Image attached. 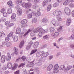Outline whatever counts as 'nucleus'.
<instances>
[{"label":"nucleus","mask_w":74,"mask_h":74,"mask_svg":"<svg viewBox=\"0 0 74 74\" xmlns=\"http://www.w3.org/2000/svg\"><path fill=\"white\" fill-rule=\"evenodd\" d=\"M22 2V0H16V4L17 5L16 7V10L19 9V5L20 4H21Z\"/></svg>","instance_id":"obj_1"},{"label":"nucleus","mask_w":74,"mask_h":74,"mask_svg":"<svg viewBox=\"0 0 74 74\" xmlns=\"http://www.w3.org/2000/svg\"><path fill=\"white\" fill-rule=\"evenodd\" d=\"M53 14L54 16H58V15H59L62 14V13L60 11L56 10L53 12Z\"/></svg>","instance_id":"obj_2"},{"label":"nucleus","mask_w":74,"mask_h":74,"mask_svg":"<svg viewBox=\"0 0 74 74\" xmlns=\"http://www.w3.org/2000/svg\"><path fill=\"white\" fill-rule=\"evenodd\" d=\"M66 15H70L71 14V11L70 9L69 8H66L64 9Z\"/></svg>","instance_id":"obj_3"},{"label":"nucleus","mask_w":74,"mask_h":74,"mask_svg":"<svg viewBox=\"0 0 74 74\" xmlns=\"http://www.w3.org/2000/svg\"><path fill=\"white\" fill-rule=\"evenodd\" d=\"M73 66L71 65H68V66L65 67L64 69V71L66 72L69 71L70 70H71V69H72Z\"/></svg>","instance_id":"obj_4"},{"label":"nucleus","mask_w":74,"mask_h":74,"mask_svg":"<svg viewBox=\"0 0 74 74\" xmlns=\"http://www.w3.org/2000/svg\"><path fill=\"white\" fill-rule=\"evenodd\" d=\"M42 29L40 27H38L36 28L35 29L33 30V32L34 33H37L38 32H42Z\"/></svg>","instance_id":"obj_5"},{"label":"nucleus","mask_w":74,"mask_h":74,"mask_svg":"<svg viewBox=\"0 0 74 74\" xmlns=\"http://www.w3.org/2000/svg\"><path fill=\"white\" fill-rule=\"evenodd\" d=\"M6 59V57L4 55H3L1 57V62L3 63H4L5 61V59Z\"/></svg>","instance_id":"obj_6"},{"label":"nucleus","mask_w":74,"mask_h":74,"mask_svg":"<svg viewBox=\"0 0 74 74\" xmlns=\"http://www.w3.org/2000/svg\"><path fill=\"white\" fill-rule=\"evenodd\" d=\"M11 55H10V53H8L7 54V56L6 57V60L7 61H9L10 60H11Z\"/></svg>","instance_id":"obj_7"},{"label":"nucleus","mask_w":74,"mask_h":74,"mask_svg":"<svg viewBox=\"0 0 74 74\" xmlns=\"http://www.w3.org/2000/svg\"><path fill=\"white\" fill-rule=\"evenodd\" d=\"M49 3L48 0H45L43 2V6L45 7L46 5H47Z\"/></svg>","instance_id":"obj_8"},{"label":"nucleus","mask_w":74,"mask_h":74,"mask_svg":"<svg viewBox=\"0 0 74 74\" xmlns=\"http://www.w3.org/2000/svg\"><path fill=\"white\" fill-rule=\"evenodd\" d=\"M41 15V13L40 12V9H38L37 12L35 13V15L36 16H39Z\"/></svg>","instance_id":"obj_9"},{"label":"nucleus","mask_w":74,"mask_h":74,"mask_svg":"<svg viewBox=\"0 0 74 74\" xmlns=\"http://www.w3.org/2000/svg\"><path fill=\"white\" fill-rule=\"evenodd\" d=\"M25 8H29L32 5V4L30 3H25Z\"/></svg>","instance_id":"obj_10"},{"label":"nucleus","mask_w":74,"mask_h":74,"mask_svg":"<svg viewBox=\"0 0 74 74\" xmlns=\"http://www.w3.org/2000/svg\"><path fill=\"white\" fill-rule=\"evenodd\" d=\"M22 14V10L21 9H19L17 11V14L19 16L21 15Z\"/></svg>","instance_id":"obj_11"},{"label":"nucleus","mask_w":74,"mask_h":74,"mask_svg":"<svg viewBox=\"0 0 74 74\" xmlns=\"http://www.w3.org/2000/svg\"><path fill=\"white\" fill-rule=\"evenodd\" d=\"M7 67L9 69L12 68L13 69V67H12V64L11 62L8 63L7 64Z\"/></svg>","instance_id":"obj_12"},{"label":"nucleus","mask_w":74,"mask_h":74,"mask_svg":"<svg viewBox=\"0 0 74 74\" xmlns=\"http://www.w3.org/2000/svg\"><path fill=\"white\" fill-rule=\"evenodd\" d=\"M70 0H66L63 3V5H67L70 3Z\"/></svg>","instance_id":"obj_13"},{"label":"nucleus","mask_w":74,"mask_h":74,"mask_svg":"<svg viewBox=\"0 0 74 74\" xmlns=\"http://www.w3.org/2000/svg\"><path fill=\"white\" fill-rule=\"evenodd\" d=\"M34 66V64L31 62L29 64H27V67H33Z\"/></svg>","instance_id":"obj_14"},{"label":"nucleus","mask_w":74,"mask_h":74,"mask_svg":"<svg viewBox=\"0 0 74 74\" xmlns=\"http://www.w3.org/2000/svg\"><path fill=\"white\" fill-rule=\"evenodd\" d=\"M53 67V65L52 64H50L47 67V70L48 71H51L52 70V69Z\"/></svg>","instance_id":"obj_15"},{"label":"nucleus","mask_w":74,"mask_h":74,"mask_svg":"<svg viewBox=\"0 0 74 74\" xmlns=\"http://www.w3.org/2000/svg\"><path fill=\"white\" fill-rule=\"evenodd\" d=\"M12 38L14 42H16L18 40V38L17 36H12Z\"/></svg>","instance_id":"obj_16"},{"label":"nucleus","mask_w":74,"mask_h":74,"mask_svg":"<svg viewBox=\"0 0 74 74\" xmlns=\"http://www.w3.org/2000/svg\"><path fill=\"white\" fill-rule=\"evenodd\" d=\"M8 5H9L10 7L12 6V7H14V4H12V1H9L8 2Z\"/></svg>","instance_id":"obj_17"},{"label":"nucleus","mask_w":74,"mask_h":74,"mask_svg":"<svg viewBox=\"0 0 74 74\" xmlns=\"http://www.w3.org/2000/svg\"><path fill=\"white\" fill-rule=\"evenodd\" d=\"M70 23H71V19L70 18H68L66 22L67 26H68L69 25Z\"/></svg>","instance_id":"obj_18"},{"label":"nucleus","mask_w":74,"mask_h":74,"mask_svg":"<svg viewBox=\"0 0 74 74\" xmlns=\"http://www.w3.org/2000/svg\"><path fill=\"white\" fill-rule=\"evenodd\" d=\"M31 31H32V30H31L30 29H29L27 31V32L24 34L23 35L24 37H26V36L28 34V33H29L30 32H31Z\"/></svg>","instance_id":"obj_19"},{"label":"nucleus","mask_w":74,"mask_h":74,"mask_svg":"<svg viewBox=\"0 0 74 74\" xmlns=\"http://www.w3.org/2000/svg\"><path fill=\"white\" fill-rule=\"evenodd\" d=\"M14 52L16 55L18 54V50L16 48H14Z\"/></svg>","instance_id":"obj_20"},{"label":"nucleus","mask_w":74,"mask_h":74,"mask_svg":"<svg viewBox=\"0 0 74 74\" xmlns=\"http://www.w3.org/2000/svg\"><path fill=\"white\" fill-rule=\"evenodd\" d=\"M38 42H36L34 43V47L35 49H36L37 48V46L38 45Z\"/></svg>","instance_id":"obj_21"},{"label":"nucleus","mask_w":74,"mask_h":74,"mask_svg":"<svg viewBox=\"0 0 74 74\" xmlns=\"http://www.w3.org/2000/svg\"><path fill=\"white\" fill-rule=\"evenodd\" d=\"M65 66L64 65H61L60 66V70H64V69H65Z\"/></svg>","instance_id":"obj_22"},{"label":"nucleus","mask_w":74,"mask_h":74,"mask_svg":"<svg viewBox=\"0 0 74 74\" xmlns=\"http://www.w3.org/2000/svg\"><path fill=\"white\" fill-rule=\"evenodd\" d=\"M24 44V41L22 40L20 44L19 47L20 48H22V47L23 46Z\"/></svg>","instance_id":"obj_23"},{"label":"nucleus","mask_w":74,"mask_h":74,"mask_svg":"<svg viewBox=\"0 0 74 74\" xmlns=\"http://www.w3.org/2000/svg\"><path fill=\"white\" fill-rule=\"evenodd\" d=\"M17 67H18V64L16 63H14V67L12 68L13 70H15L16 69Z\"/></svg>","instance_id":"obj_24"},{"label":"nucleus","mask_w":74,"mask_h":74,"mask_svg":"<svg viewBox=\"0 0 74 74\" xmlns=\"http://www.w3.org/2000/svg\"><path fill=\"white\" fill-rule=\"evenodd\" d=\"M39 8V6L37 4L33 6V8L35 10H37Z\"/></svg>","instance_id":"obj_25"},{"label":"nucleus","mask_w":74,"mask_h":74,"mask_svg":"<svg viewBox=\"0 0 74 74\" xmlns=\"http://www.w3.org/2000/svg\"><path fill=\"white\" fill-rule=\"evenodd\" d=\"M37 49L32 50V51H31V52L30 54L31 55H32V54H33V53H36V52H37Z\"/></svg>","instance_id":"obj_26"},{"label":"nucleus","mask_w":74,"mask_h":74,"mask_svg":"<svg viewBox=\"0 0 74 74\" xmlns=\"http://www.w3.org/2000/svg\"><path fill=\"white\" fill-rule=\"evenodd\" d=\"M16 17V14L15 13L12 14L11 16V18L12 19H14Z\"/></svg>","instance_id":"obj_27"},{"label":"nucleus","mask_w":74,"mask_h":74,"mask_svg":"<svg viewBox=\"0 0 74 74\" xmlns=\"http://www.w3.org/2000/svg\"><path fill=\"white\" fill-rule=\"evenodd\" d=\"M21 29L20 28H18L16 29V34H19L21 32Z\"/></svg>","instance_id":"obj_28"},{"label":"nucleus","mask_w":74,"mask_h":74,"mask_svg":"<svg viewBox=\"0 0 74 74\" xmlns=\"http://www.w3.org/2000/svg\"><path fill=\"white\" fill-rule=\"evenodd\" d=\"M51 9V5L50 4L48 6L47 8V11H49Z\"/></svg>","instance_id":"obj_29"},{"label":"nucleus","mask_w":74,"mask_h":74,"mask_svg":"<svg viewBox=\"0 0 74 74\" xmlns=\"http://www.w3.org/2000/svg\"><path fill=\"white\" fill-rule=\"evenodd\" d=\"M59 68V65L58 64H56L54 66V69H56L57 70H58Z\"/></svg>","instance_id":"obj_30"},{"label":"nucleus","mask_w":74,"mask_h":74,"mask_svg":"<svg viewBox=\"0 0 74 74\" xmlns=\"http://www.w3.org/2000/svg\"><path fill=\"white\" fill-rule=\"evenodd\" d=\"M27 22V21L26 19H24L22 20L21 21V23H26Z\"/></svg>","instance_id":"obj_31"},{"label":"nucleus","mask_w":74,"mask_h":74,"mask_svg":"<svg viewBox=\"0 0 74 74\" xmlns=\"http://www.w3.org/2000/svg\"><path fill=\"white\" fill-rule=\"evenodd\" d=\"M36 65H37L38 66H41V62H40L39 61V60H38V62L35 63Z\"/></svg>","instance_id":"obj_32"},{"label":"nucleus","mask_w":74,"mask_h":74,"mask_svg":"<svg viewBox=\"0 0 74 74\" xmlns=\"http://www.w3.org/2000/svg\"><path fill=\"white\" fill-rule=\"evenodd\" d=\"M44 34V32L43 31H40L39 32L38 35L39 37H41L42 36V34Z\"/></svg>","instance_id":"obj_33"},{"label":"nucleus","mask_w":74,"mask_h":74,"mask_svg":"<svg viewBox=\"0 0 74 74\" xmlns=\"http://www.w3.org/2000/svg\"><path fill=\"white\" fill-rule=\"evenodd\" d=\"M59 36V33L57 32L55 33L53 35V36L54 38H55L56 37H58Z\"/></svg>","instance_id":"obj_34"},{"label":"nucleus","mask_w":74,"mask_h":74,"mask_svg":"<svg viewBox=\"0 0 74 74\" xmlns=\"http://www.w3.org/2000/svg\"><path fill=\"white\" fill-rule=\"evenodd\" d=\"M12 9L11 8H8V14H11L12 13Z\"/></svg>","instance_id":"obj_35"},{"label":"nucleus","mask_w":74,"mask_h":74,"mask_svg":"<svg viewBox=\"0 0 74 74\" xmlns=\"http://www.w3.org/2000/svg\"><path fill=\"white\" fill-rule=\"evenodd\" d=\"M42 21L45 23L47 22V19L46 18H43V19L42 20Z\"/></svg>","instance_id":"obj_36"},{"label":"nucleus","mask_w":74,"mask_h":74,"mask_svg":"<svg viewBox=\"0 0 74 74\" xmlns=\"http://www.w3.org/2000/svg\"><path fill=\"white\" fill-rule=\"evenodd\" d=\"M31 46H32L31 45H30L29 44L28 45H27L26 47V49H27V50H28V49H29L31 47Z\"/></svg>","instance_id":"obj_37"},{"label":"nucleus","mask_w":74,"mask_h":74,"mask_svg":"<svg viewBox=\"0 0 74 74\" xmlns=\"http://www.w3.org/2000/svg\"><path fill=\"white\" fill-rule=\"evenodd\" d=\"M58 6H59V3L57 2L54 3L53 5L54 7H58Z\"/></svg>","instance_id":"obj_38"},{"label":"nucleus","mask_w":74,"mask_h":74,"mask_svg":"<svg viewBox=\"0 0 74 74\" xmlns=\"http://www.w3.org/2000/svg\"><path fill=\"white\" fill-rule=\"evenodd\" d=\"M27 18L29 19L32 18V14L29 13L28 14L27 16Z\"/></svg>","instance_id":"obj_39"},{"label":"nucleus","mask_w":74,"mask_h":74,"mask_svg":"<svg viewBox=\"0 0 74 74\" xmlns=\"http://www.w3.org/2000/svg\"><path fill=\"white\" fill-rule=\"evenodd\" d=\"M48 36L47 35L43 37V39L44 40H46L47 39H48Z\"/></svg>","instance_id":"obj_40"},{"label":"nucleus","mask_w":74,"mask_h":74,"mask_svg":"<svg viewBox=\"0 0 74 74\" xmlns=\"http://www.w3.org/2000/svg\"><path fill=\"white\" fill-rule=\"evenodd\" d=\"M39 61L40 62H44L45 61V59H42L41 58L40 59H39Z\"/></svg>","instance_id":"obj_41"},{"label":"nucleus","mask_w":74,"mask_h":74,"mask_svg":"<svg viewBox=\"0 0 74 74\" xmlns=\"http://www.w3.org/2000/svg\"><path fill=\"white\" fill-rule=\"evenodd\" d=\"M58 32H60L62 30V26H60L57 29Z\"/></svg>","instance_id":"obj_42"},{"label":"nucleus","mask_w":74,"mask_h":74,"mask_svg":"<svg viewBox=\"0 0 74 74\" xmlns=\"http://www.w3.org/2000/svg\"><path fill=\"white\" fill-rule=\"evenodd\" d=\"M57 22V21H56L55 20H52V21H51V22L52 24H53V25H54L55 24V23H56Z\"/></svg>","instance_id":"obj_43"},{"label":"nucleus","mask_w":74,"mask_h":74,"mask_svg":"<svg viewBox=\"0 0 74 74\" xmlns=\"http://www.w3.org/2000/svg\"><path fill=\"white\" fill-rule=\"evenodd\" d=\"M69 38L71 40H74V33L72 34L71 37H70Z\"/></svg>","instance_id":"obj_44"},{"label":"nucleus","mask_w":74,"mask_h":74,"mask_svg":"<svg viewBox=\"0 0 74 74\" xmlns=\"http://www.w3.org/2000/svg\"><path fill=\"white\" fill-rule=\"evenodd\" d=\"M38 53L40 55V56H41L42 55L44 54V51H40Z\"/></svg>","instance_id":"obj_45"},{"label":"nucleus","mask_w":74,"mask_h":74,"mask_svg":"<svg viewBox=\"0 0 74 74\" xmlns=\"http://www.w3.org/2000/svg\"><path fill=\"white\" fill-rule=\"evenodd\" d=\"M58 69H53V73H58Z\"/></svg>","instance_id":"obj_46"},{"label":"nucleus","mask_w":74,"mask_h":74,"mask_svg":"<svg viewBox=\"0 0 74 74\" xmlns=\"http://www.w3.org/2000/svg\"><path fill=\"white\" fill-rule=\"evenodd\" d=\"M3 35H5V34L3 32H0V37L2 38V36H3Z\"/></svg>","instance_id":"obj_47"},{"label":"nucleus","mask_w":74,"mask_h":74,"mask_svg":"<svg viewBox=\"0 0 74 74\" xmlns=\"http://www.w3.org/2000/svg\"><path fill=\"white\" fill-rule=\"evenodd\" d=\"M13 32H11L10 33H9V34L8 35V37H12V35H13Z\"/></svg>","instance_id":"obj_48"},{"label":"nucleus","mask_w":74,"mask_h":74,"mask_svg":"<svg viewBox=\"0 0 74 74\" xmlns=\"http://www.w3.org/2000/svg\"><path fill=\"white\" fill-rule=\"evenodd\" d=\"M7 66L4 65L3 66L2 68L3 70H7Z\"/></svg>","instance_id":"obj_49"},{"label":"nucleus","mask_w":74,"mask_h":74,"mask_svg":"<svg viewBox=\"0 0 74 74\" xmlns=\"http://www.w3.org/2000/svg\"><path fill=\"white\" fill-rule=\"evenodd\" d=\"M23 72H22V74H27V71L25 69L24 70H23Z\"/></svg>","instance_id":"obj_50"},{"label":"nucleus","mask_w":74,"mask_h":74,"mask_svg":"<svg viewBox=\"0 0 74 74\" xmlns=\"http://www.w3.org/2000/svg\"><path fill=\"white\" fill-rule=\"evenodd\" d=\"M57 20L59 21H62V18L60 16H59L57 18Z\"/></svg>","instance_id":"obj_51"},{"label":"nucleus","mask_w":74,"mask_h":74,"mask_svg":"<svg viewBox=\"0 0 74 74\" xmlns=\"http://www.w3.org/2000/svg\"><path fill=\"white\" fill-rule=\"evenodd\" d=\"M25 64L24 63H22L20 64V65H19V67H21L22 66H25Z\"/></svg>","instance_id":"obj_52"},{"label":"nucleus","mask_w":74,"mask_h":74,"mask_svg":"<svg viewBox=\"0 0 74 74\" xmlns=\"http://www.w3.org/2000/svg\"><path fill=\"white\" fill-rule=\"evenodd\" d=\"M69 7L71 8H73L74 7V3H71L69 5Z\"/></svg>","instance_id":"obj_53"},{"label":"nucleus","mask_w":74,"mask_h":74,"mask_svg":"<svg viewBox=\"0 0 74 74\" xmlns=\"http://www.w3.org/2000/svg\"><path fill=\"white\" fill-rule=\"evenodd\" d=\"M40 1V0H34V3L35 4H37V3H38V2H39V1Z\"/></svg>","instance_id":"obj_54"},{"label":"nucleus","mask_w":74,"mask_h":74,"mask_svg":"<svg viewBox=\"0 0 74 74\" xmlns=\"http://www.w3.org/2000/svg\"><path fill=\"white\" fill-rule=\"evenodd\" d=\"M21 59L23 61H25V60L26 59V57L25 56H23L21 57Z\"/></svg>","instance_id":"obj_55"},{"label":"nucleus","mask_w":74,"mask_h":74,"mask_svg":"<svg viewBox=\"0 0 74 74\" xmlns=\"http://www.w3.org/2000/svg\"><path fill=\"white\" fill-rule=\"evenodd\" d=\"M55 30V28L54 27H52L51 28L50 31L51 32H53Z\"/></svg>","instance_id":"obj_56"},{"label":"nucleus","mask_w":74,"mask_h":74,"mask_svg":"<svg viewBox=\"0 0 74 74\" xmlns=\"http://www.w3.org/2000/svg\"><path fill=\"white\" fill-rule=\"evenodd\" d=\"M10 45H11L10 42H9L6 43V45L7 47H9L10 46Z\"/></svg>","instance_id":"obj_57"},{"label":"nucleus","mask_w":74,"mask_h":74,"mask_svg":"<svg viewBox=\"0 0 74 74\" xmlns=\"http://www.w3.org/2000/svg\"><path fill=\"white\" fill-rule=\"evenodd\" d=\"M33 22L34 23H36L37 22V18H34L33 20Z\"/></svg>","instance_id":"obj_58"},{"label":"nucleus","mask_w":74,"mask_h":74,"mask_svg":"<svg viewBox=\"0 0 74 74\" xmlns=\"http://www.w3.org/2000/svg\"><path fill=\"white\" fill-rule=\"evenodd\" d=\"M30 35L31 37H33L34 36V33L32 32L30 33Z\"/></svg>","instance_id":"obj_59"},{"label":"nucleus","mask_w":74,"mask_h":74,"mask_svg":"<svg viewBox=\"0 0 74 74\" xmlns=\"http://www.w3.org/2000/svg\"><path fill=\"white\" fill-rule=\"evenodd\" d=\"M1 13H3V12H5V10L4 9H1Z\"/></svg>","instance_id":"obj_60"},{"label":"nucleus","mask_w":74,"mask_h":74,"mask_svg":"<svg viewBox=\"0 0 74 74\" xmlns=\"http://www.w3.org/2000/svg\"><path fill=\"white\" fill-rule=\"evenodd\" d=\"M3 15L4 17H7V14L6 13H4Z\"/></svg>","instance_id":"obj_61"},{"label":"nucleus","mask_w":74,"mask_h":74,"mask_svg":"<svg viewBox=\"0 0 74 74\" xmlns=\"http://www.w3.org/2000/svg\"><path fill=\"white\" fill-rule=\"evenodd\" d=\"M3 69H2L0 68V74H3Z\"/></svg>","instance_id":"obj_62"},{"label":"nucleus","mask_w":74,"mask_h":74,"mask_svg":"<svg viewBox=\"0 0 74 74\" xmlns=\"http://www.w3.org/2000/svg\"><path fill=\"white\" fill-rule=\"evenodd\" d=\"M5 40L6 41H8L10 40V38L9 37H7L5 38Z\"/></svg>","instance_id":"obj_63"},{"label":"nucleus","mask_w":74,"mask_h":74,"mask_svg":"<svg viewBox=\"0 0 74 74\" xmlns=\"http://www.w3.org/2000/svg\"><path fill=\"white\" fill-rule=\"evenodd\" d=\"M19 74V70H18L14 73V74Z\"/></svg>","instance_id":"obj_64"}]
</instances>
